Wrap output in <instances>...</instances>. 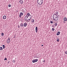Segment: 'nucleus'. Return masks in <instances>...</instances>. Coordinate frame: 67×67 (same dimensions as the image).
<instances>
[{"mask_svg":"<svg viewBox=\"0 0 67 67\" xmlns=\"http://www.w3.org/2000/svg\"><path fill=\"white\" fill-rule=\"evenodd\" d=\"M57 42H59V38H57Z\"/></svg>","mask_w":67,"mask_h":67,"instance_id":"obj_18","label":"nucleus"},{"mask_svg":"<svg viewBox=\"0 0 67 67\" xmlns=\"http://www.w3.org/2000/svg\"><path fill=\"white\" fill-rule=\"evenodd\" d=\"M52 31H53L54 32V30H55V29H54V28H53L52 29Z\"/></svg>","mask_w":67,"mask_h":67,"instance_id":"obj_20","label":"nucleus"},{"mask_svg":"<svg viewBox=\"0 0 67 67\" xmlns=\"http://www.w3.org/2000/svg\"><path fill=\"white\" fill-rule=\"evenodd\" d=\"M31 21V22H32V23H34V20L33 19H32Z\"/></svg>","mask_w":67,"mask_h":67,"instance_id":"obj_14","label":"nucleus"},{"mask_svg":"<svg viewBox=\"0 0 67 67\" xmlns=\"http://www.w3.org/2000/svg\"><path fill=\"white\" fill-rule=\"evenodd\" d=\"M36 32L37 33V31L38 30V28L37 27H36L35 28Z\"/></svg>","mask_w":67,"mask_h":67,"instance_id":"obj_6","label":"nucleus"},{"mask_svg":"<svg viewBox=\"0 0 67 67\" xmlns=\"http://www.w3.org/2000/svg\"><path fill=\"white\" fill-rule=\"evenodd\" d=\"M8 40H10V38H9V37L8 38V39H7Z\"/></svg>","mask_w":67,"mask_h":67,"instance_id":"obj_30","label":"nucleus"},{"mask_svg":"<svg viewBox=\"0 0 67 67\" xmlns=\"http://www.w3.org/2000/svg\"><path fill=\"white\" fill-rule=\"evenodd\" d=\"M63 23H66V21H67V18L66 17H64L63 19Z\"/></svg>","mask_w":67,"mask_h":67,"instance_id":"obj_3","label":"nucleus"},{"mask_svg":"<svg viewBox=\"0 0 67 67\" xmlns=\"http://www.w3.org/2000/svg\"><path fill=\"white\" fill-rule=\"evenodd\" d=\"M55 13L56 14H58V12H55Z\"/></svg>","mask_w":67,"mask_h":67,"instance_id":"obj_23","label":"nucleus"},{"mask_svg":"<svg viewBox=\"0 0 67 67\" xmlns=\"http://www.w3.org/2000/svg\"><path fill=\"white\" fill-rule=\"evenodd\" d=\"M26 18H28V16H27V15H26Z\"/></svg>","mask_w":67,"mask_h":67,"instance_id":"obj_34","label":"nucleus"},{"mask_svg":"<svg viewBox=\"0 0 67 67\" xmlns=\"http://www.w3.org/2000/svg\"><path fill=\"white\" fill-rule=\"evenodd\" d=\"M42 46H43V44L42 45Z\"/></svg>","mask_w":67,"mask_h":67,"instance_id":"obj_37","label":"nucleus"},{"mask_svg":"<svg viewBox=\"0 0 67 67\" xmlns=\"http://www.w3.org/2000/svg\"><path fill=\"white\" fill-rule=\"evenodd\" d=\"M50 22L51 23V24H53V22L52 21H50Z\"/></svg>","mask_w":67,"mask_h":67,"instance_id":"obj_22","label":"nucleus"},{"mask_svg":"<svg viewBox=\"0 0 67 67\" xmlns=\"http://www.w3.org/2000/svg\"><path fill=\"white\" fill-rule=\"evenodd\" d=\"M9 7H11V5L10 4H9L8 5Z\"/></svg>","mask_w":67,"mask_h":67,"instance_id":"obj_24","label":"nucleus"},{"mask_svg":"<svg viewBox=\"0 0 67 67\" xmlns=\"http://www.w3.org/2000/svg\"><path fill=\"white\" fill-rule=\"evenodd\" d=\"M13 63H15V60H13L12 61Z\"/></svg>","mask_w":67,"mask_h":67,"instance_id":"obj_21","label":"nucleus"},{"mask_svg":"<svg viewBox=\"0 0 67 67\" xmlns=\"http://www.w3.org/2000/svg\"><path fill=\"white\" fill-rule=\"evenodd\" d=\"M2 46L3 47V49H4L5 47V46L4 45H2Z\"/></svg>","mask_w":67,"mask_h":67,"instance_id":"obj_15","label":"nucleus"},{"mask_svg":"<svg viewBox=\"0 0 67 67\" xmlns=\"http://www.w3.org/2000/svg\"><path fill=\"white\" fill-rule=\"evenodd\" d=\"M15 36L14 37V38H15Z\"/></svg>","mask_w":67,"mask_h":67,"instance_id":"obj_40","label":"nucleus"},{"mask_svg":"<svg viewBox=\"0 0 67 67\" xmlns=\"http://www.w3.org/2000/svg\"><path fill=\"white\" fill-rule=\"evenodd\" d=\"M26 25H27V24L26 23H25L24 24V27H26Z\"/></svg>","mask_w":67,"mask_h":67,"instance_id":"obj_8","label":"nucleus"},{"mask_svg":"<svg viewBox=\"0 0 67 67\" xmlns=\"http://www.w3.org/2000/svg\"><path fill=\"white\" fill-rule=\"evenodd\" d=\"M4 60H7V59L6 58H5Z\"/></svg>","mask_w":67,"mask_h":67,"instance_id":"obj_25","label":"nucleus"},{"mask_svg":"<svg viewBox=\"0 0 67 67\" xmlns=\"http://www.w3.org/2000/svg\"><path fill=\"white\" fill-rule=\"evenodd\" d=\"M58 16L59 17L60 16L59 15H58Z\"/></svg>","mask_w":67,"mask_h":67,"instance_id":"obj_39","label":"nucleus"},{"mask_svg":"<svg viewBox=\"0 0 67 67\" xmlns=\"http://www.w3.org/2000/svg\"><path fill=\"white\" fill-rule=\"evenodd\" d=\"M3 48H2V47H0V50L1 51V50H3Z\"/></svg>","mask_w":67,"mask_h":67,"instance_id":"obj_17","label":"nucleus"},{"mask_svg":"<svg viewBox=\"0 0 67 67\" xmlns=\"http://www.w3.org/2000/svg\"><path fill=\"white\" fill-rule=\"evenodd\" d=\"M65 53L66 54H67V52L66 51L65 52Z\"/></svg>","mask_w":67,"mask_h":67,"instance_id":"obj_28","label":"nucleus"},{"mask_svg":"<svg viewBox=\"0 0 67 67\" xmlns=\"http://www.w3.org/2000/svg\"><path fill=\"white\" fill-rule=\"evenodd\" d=\"M37 2L39 5H41L43 3V0H37Z\"/></svg>","mask_w":67,"mask_h":67,"instance_id":"obj_2","label":"nucleus"},{"mask_svg":"<svg viewBox=\"0 0 67 67\" xmlns=\"http://www.w3.org/2000/svg\"><path fill=\"white\" fill-rule=\"evenodd\" d=\"M27 16H28L29 17H31V15H30V13H28L27 14Z\"/></svg>","mask_w":67,"mask_h":67,"instance_id":"obj_10","label":"nucleus"},{"mask_svg":"<svg viewBox=\"0 0 67 67\" xmlns=\"http://www.w3.org/2000/svg\"><path fill=\"white\" fill-rule=\"evenodd\" d=\"M1 35L2 36H4V34L3 33H2Z\"/></svg>","mask_w":67,"mask_h":67,"instance_id":"obj_19","label":"nucleus"},{"mask_svg":"<svg viewBox=\"0 0 67 67\" xmlns=\"http://www.w3.org/2000/svg\"><path fill=\"white\" fill-rule=\"evenodd\" d=\"M21 15L20 14L19 15V18H21Z\"/></svg>","mask_w":67,"mask_h":67,"instance_id":"obj_27","label":"nucleus"},{"mask_svg":"<svg viewBox=\"0 0 67 67\" xmlns=\"http://www.w3.org/2000/svg\"><path fill=\"white\" fill-rule=\"evenodd\" d=\"M25 20H26V21H29V20H28V19H27V18H26V16L25 17Z\"/></svg>","mask_w":67,"mask_h":67,"instance_id":"obj_7","label":"nucleus"},{"mask_svg":"<svg viewBox=\"0 0 67 67\" xmlns=\"http://www.w3.org/2000/svg\"><path fill=\"white\" fill-rule=\"evenodd\" d=\"M31 19V16L30 17V19H28V20H30V19Z\"/></svg>","mask_w":67,"mask_h":67,"instance_id":"obj_29","label":"nucleus"},{"mask_svg":"<svg viewBox=\"0 0 67 67\" xmlns=\"http://www.w3.org/2000/svg\"><path fill=\"white\" fill-rule=\"evenodd\" d=\"M18 28H20V25H18Z\"/></svg>","mask_w":67,"mask_h":67,"instance_id":"obj_32","label":"nucleus"},{"mask_svg":"<svg viewBox=\"0 0 67 67\" xmlns=\"http://www.w3.org/2000/svg\"><path fill=\"white\" fill-rule=\"evenodd\" d=\"M20 15H23V13H22V12H21L20 13Z\"/></svg>","mask_w":67,"mask_h":67,"instance_id":"obj_16","label":"nucleus"},{"mask_svg":"<svg viewBox=\"0 0 67 67\" xmlns=\"http://www.w3.org/2000/svg\"><path fill=\"white\" fill-rule=\"evenodd\" d=\"M54 25L52 26V27H54Z\"/></svg>","mask_w":67,"mask_h":67,"instance_id":"obj_35","label":"nucleus"},{"mask_svg":"<svg viewBox=\"0 0 67 67\" xmlns=\"http://www.w3.org/2000/svg\"><path fill=\"white\" fill-rule=\"evenodd\" d=\"M24 54H25V53Z\"/></svg>","mask_w":67,"mask_h":67,"instance_id":"obj_41","label":"nucleus"},{"mask_svg":"<svg viewBox=\"0 0 67 67\" xmlns=\"http://www.w3.org/2000/svg\"><path fill=\"white\" fill-rule=\"evenodd\" d=\"M53 19L55 21H56L58 20V16L56 14H54L53 15Z\"/></svg>","mask_w":67,"mask_h":67,"instance_id":"obj_1","label":"nucleus"},{"mask_svg":"<svg viewBox=\"0 0 67 67\" xmlns=\"http://www.w3.org/2000/svg\"><path fill=\"white\" fill-rule=\"evenodd\" d=\"M59 34H60V31H58L57 33V35H59Z\"/></svg>","mask_w":67,"mask_h":67,"instance_id":"obj_11","label":"nucleus"},{"mask_svg":"<svg viewBox=\"0 0 67 67\" xmlns=\"http://www.w3.org/2000/svg\"><path fill=\"white\" fill-rule=\"evenodd\" d=\"M55 26H57V23H55Z\"/></svg>","mask_w":67,"mask_h":67,"instance_id":"obj_26","label":"nucleus"},{"mask_svg":"<svg viewBox=\"0 0 67 67\" xmlns=\"http://www.w3.org/2000/svg\"><path fill=\"white\" fill-rule=\"evenodd\" d=\"M10 61H8V62H7V63L8 64H9V63H10Z\"/></svg>","mask_w":67,"mask_h":67,"instance_id":"obj_31","label":"nucleus"},{"mask_svg":"<svg viewBox=\"0 0 67 67\" xmlns=\"http://www.w3.org/2000/svg\"><path fill=\"white\" fill-rule=\"evenodd\" d=\"M3 19H6V16H4L3 17Z\"/></svg>","mask_w":67,"mask_h":67,"instance_id":"obj_12","label":"nucleus"},{"mask_svg":"<svg viewBox=\"0 0 67 67\" xmlns=\"http://www.w3.org/2000/svg\"><path fill=\"white\" fill-rule=\"evenodd\" d=\"M43 62H45V60H43Z\"/></svg>","mask_w":67,"mask_h":67,"instance_id":"obj_38","label":"nucleus"},{"mask_svg":"<svg viewBox=\"0 0 67 67\" xmlns=\"http://www.w3.org/2000/svg\"><path fill=\"white\" fill-rule=\"evenodd\" d=\"M25 21H26V22H29V21H26L25 20H24Z\"/></svg>","mask_w":67,"mask_h":67,"instance_id":"obj_33","label":"nucleus"},{"mask_svg":"<svg viewBox=\"0 0 67 67\" xmlns=\"http://www.w3.org/2000/svg\"><path fill=\"white\" fill-rule=\"evenodd\" d=\"M38 61V59H36L35 60H33L32 61V62L33 63H35V62H37Z\"/></svg>","mask_w":67,"mask_h":67,"instance_id":"obj_4","label":"nucleus"},{"mask_svg":"<svg viewBox=\"0 0 67 67\" xmlns=\"http://www.w3.org/2000/svg\"><path fill=\"white\" fill-rule=\"evenodd\" d=\"M7 43L8 44L10 42V40L7 39Z\"/></svg>","mask_w":67,"mask_h":67,"instance_id":"obj_9","label":"nucleus"},{"mask_svg":"<svg viewBox=\"0 0 67 67\" xmlns=\"http://www.w3.org/2000/svg\"><path fill=\"white\" fill-rule=\"evenodd\" d=\"M20 26L21 27H23V24L22 23L21 24H20Z\"/></svg>","mask_w":67,"mask_h":67,"instance_id":"obj_13","label":"nucleus"},{"mask_svg":"<svg viewBox=\"0 0 67 67\" xmlns=\"http://www.w3.org/2000/svg\"><path fill=\"white\" fill-rule=\"evenodd\" d=\"M19 2L20 3H21V4H23V0H20Z\"/></svg>","mask_w":67,"mask_h":67,"instance_id":"obj_5","label":"nucleus"},{"mask_svg":"<svg viewBox=\"0 0 67 67\" xmlns=\"http://www.w3.org/2000/svg\"><path fill=\"white\" fill-rule=\"evenodd\" d=\"M16 12H17V13H18V10L16 11Z\"/></svg>","mask_w":67,"mask_h":67,"instance_id":"obj_36","label":"nucleus"}]
</instances>
